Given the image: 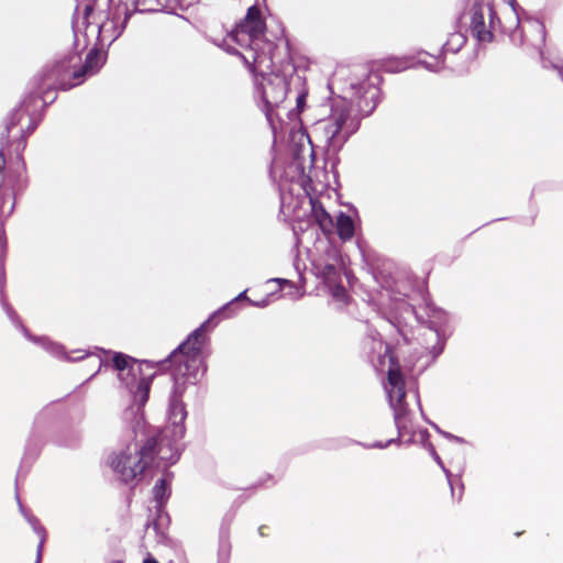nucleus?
Returning a JSON list of instances; mask_svg holds the SVG:
<instances>
[{"instance_id": "obj_1", "label": "nucleus", "mask_w": 563, "mask_h": 563, "mask_svg": "<svg viewBox=\"0 0 563 563\" xmlns=\"http://www.w3.org/2000/svg\"><path fill=\"white\" fill-rule=\"evenodd\" d=\"M264 29L261 11L256 7H251L245 18L219 46L231 54L240 55L255 74V96L267 121L275 129L274 121L283 120L282 111L288 81L285 74L272 68L275 44L264 38Z\"/></svg>"}, {"instance_id": "obj_2", "label": "nucleus", "mask_w": 563, "mask_h": 563, "mask_svg": "<svg viewBox=\"0 0 563 563\" xmlns=\"http://www.w3.org/2000/svg\"><path fill=\"white\" fill-rule=\"evenodd\" d=\"M174 388L169 398L167 424L158 438L146 441L134 440L122 444L108 459L112 471L124 483L137 481L146 470L161 468L177 462L180 455V441L185 437L187 410L183 402L186 384L183 376L173 371Z\"/></svg>"}, {"instance_id": "obj_3", "label": "nucleus", "mask_w": 563, "mask_h": 563, "mask_svg": "<svg viewBox=\"0 0 563 563\" xmlns=\"http://www.w3.org/2000/svg\"><path fill=\"white\" fill-rule=\"evenodd\" d=\"M341 80V73H336L330 87L340 88L342 95L332 100L330 114L313 126V132L333 152L357 132L361 119L375 110L379 97L378 87L367 78H350L342 87Z\"/></svg>"}, {"instance_id": "obj_4", "label": "nucleus", "mask_w": 563, "mask_h": 563, "mask_svg": "<svg viewBox=\"0 0 563 563\" xmlns=\"http://www.w3.org/2000/svg\"><path fill=\"white\" fill-rule=\"evenodd\" d=\"M240 300H247L250 302V299L246 297V290L239 294L231 302L216 311L188 336L186 342L180 344L177 350L170 354L169 357L174 367L173 371L176 372L178 376H183L189 384L194 385L199 377L203 375L205 347L208 343L206 332L216 317L220 314H223L225 318L234 316L235 312H231V307Z\"/></svg>"}, {"instance_id": "obj_5", "label": "nucleus", "mask_w": 563, "mask_h": 563, "mask_svg": "<svg viewBox=\"0 0 563 563\" xmlns=\"http://www.w3.org/2000/svg\"><path fill=\"white\" fill-rule=\"evenodd\" d=\"M73 59H64L56 63L47 70L43 78V88L69 89L81 82V77L95 75L103 64L102 55L97 51H90L79 70L71 71Z\"/></svg>"}, {"instance_id": "obj_6", "label": "nucleus", "mask_w": 563, "mask_h": 563, "mask_svg": "<svg viewBox=\"0 0 563 563\" xmlns=\"http://www.w3.org/2000/svg\"><path fill=\"white\" fill-rule=\"evenodd\" d=\"M385 389L388 396L389 405L394 411L395 424L399 437L415 434V412L409 408L407 393L405 390V380L399 369L390 368L388 371L387 384Z\"/></svg>"}, {"instance_id": "obj_7", "label": "nucleus", "mask_w": 563, "mask_h": 563, "mask_svg": "<svg viewBox=\"0 0 563 563\" xmlns=\"http://www.w3.org/2000/svg\"><path fill=\"white\" fill-rule=\"evenodd\" d=\"M409 310L415 313L417 320L421 323H426L427 327L420 334L422 338V345L433 358L439 356L445 345V341L449 331L450 316L444 310L437 308L432 305H427L424 308V316L419 314L413 308L409 307Z\"/></svg>"}, {"instance_id": "obj_8", "label": "nucleus", "mask_w": 563, "mask_h": 563, "mask_svg": "<svg viewBox=\"0 0 563 563\" xmlns=\"http://www.w3.org/2000/svg\"><path fill=\"white\" fill-rule=\"evenodd\" d=\"M111 364L118 372L119 380L132 395L137 409L143 407L148 399L152 378L143 376L142 364L123 353H113Z\"/></svg>"}, {"instance_id": "obj_9", "label": "nucleus", "mask_w": 563, "mask_h": 563, "mask_svg": "<svg viewBox=\"0 0 563 563\" xmlns=\"http://www.w3.org/2000/svg\"><path fill=\"white\" fill-rule=\"evenodd\" d=\"M131 14L128 4L119 3L109 11L107 19L100 24L87 25L86 32L96 34L100 45H110L122 34Z\"/></svg>"}, {"instance_id": "obj_10", "label": "nucleus", "mask_w": 563, "mask_h": 563, "mask_svg": "<svg viewBox=\"0 0 563 563\" xmlns=\"http://www.w3.org/2000/svg\"><path fill=\"white\" fill-rule=\"evenodd\" d=\"M496 12L492 0H474L471 9V34L482 43H489L494 38Z\"/></svg>"}, {"instance_id": "obj_11", "label": "nucleus", "mask_w": 563, "mask_h": 563, "mask_svg": "<svg viewBox=\"0 0 563 563\" xmlns=\"http://www.w3.org/2000/svg\"><path fill=\"white\" fill-rule=\"evenodd\" d=\"M416 66H421L431 73H441L445 69V57L441 53L434 56L426 51H419L417 57L408 55L402 58H396L390 60L387 67L391 71H402Z\"/></svg>"}, {"instance_id": "obj_12", "label": "nucleus", "mask_w": 563, "mask_h": 563, "mask_svg": "<svg viewBox=\"0 0 563 563\" xmlns=\"http://www.w3.org/2000/svg\"><path fill=\"white\" fill-rule=\"evenodd\" d=\"M341 266L342 256L333 246L327 249L324 257L313 261L316 274L328 284H334L338 280Z\"/></svg>"}, {"instance_id": "obj_13", "label": "nucleus", "mask_w": 563, "mask_h": 563, "mask_svg": "<svg viewBox=\"0 0 563 563\" xmlns=\"http://www.w3.org/2000/svg\"><path fill=\"white\" fill-rule=\"evenodd\" d=\"M33 101H35V97L30 96L26 100L23 101L20 108L12 113L10 121L5 124L2 139L7 140L11 129L16 125H21V133L23 137L31 134L35 130L37 120L31 115L30 111V106Z\"/></svg>"}, {"instance_id": "obj_14", "label": "nucleus", "mask_w": 563, "mask_h": 563, "mask_svg": "<svg viewBox=\"0 0 563 563\" xmlns=\"http://www.w3.org/2000/svg\"><path fill=\"white\" fill-rule=\"evenodd\" d=\"M508 14L504 21L496 19L500 23V26L505 33H508L512 43L517 45L525 44V37L522 32H518L520 20L516 8L515 0H508Z\"/></svg>"}, {"instance_id": "obj_15", "label": "nucleus", "mask_w": 563, "mask_h": 563, "mask_svg": "<svg viewBox=\"0 0 563 563\" xmlns=\"http://www.w3.org/2000/svg\"><path fill=\"white\" fill-rule=\"evenodd\" d=\"M24 332H25V335L30 340H32L35 343H38L41 346H43L44 350H46L48 353H51L52 355H54V356H56L58 358H65V360H68V361H79V360H84L85 356H90V354L89 353H85L84 350H76V351H73L69 354H67L64 351V347L60 344H58L56 342H52L47 338L31 336L26 332V330H24Z\"/></svg>"}, {"instance_id": "obj_16", "label": "nucleus", "mask_w": 563, "mask_h": 563, "mask_svg": "<svg viewBox=\"0 0 563 563\" xmlns=\"http://www.w3.org/2000/svg\"><path fill=\"white\" fill-rule=\"evenodd\" d=\"M466 43V36L462 32H453L443 44L441 54L445 57L448 53H457Z\"/></svg>"}, {"instance_id": "obj_17", "label": "nucleus", "mask_w": 563, "mask_h": 563, "mask_svg": "<svg viewBox=\"0 0 563 563\" xmlns=\"http://www.w3.org/2000/svg\"><path fill=\"white\" fill-rule=\"evenodd\" d=\"M336 231L342 240H349L354 234V222L352 218L343 212L336 217Z\"/></svg>"}, {"instance_id": "obj_18", "label": "nucleus", "mask_w": 563, "mask_h": 563, "mask_svg": "<svg viewBox=\"0 0 563 563\" xmlns=\"http://www.w3.org/2000/svg\"><path fill=\"white\" fill-rule=\"evenodd\" d=\"M267 283H276L279 289L284 291L283 296L291 300H297L302 297V292L292 282L285 278H272Z\"/></svg>"}, {"instance_id": "obj_19", "label": "nucleus", "mask_w": 563, "mask_h": 563, "mask_svg": "<svg viewBox=\"0 0 563 563\" xmlns=\"http://www.w3.org/2000/svg\"><path fill=\"white\" fill-rule=\"evenodd\" d=\"M20 510L23 514V516L25 517V519L29 521V523L32 526L34 532L40 537V543H38L37 550H38V552H42L43 545H44V542L46 539L45 528L40 523L37 518L26 514L21 504H20Z\"/></svg>"}, {"instance_id": "obj_20", "label": "nucleus", "mask_w": 563, "mask_h": 563, "mask_svg": "<svg viewBox=\"0 0 563 563\" xmlns=\"http://www.w3.org/2000/svg\"><path fill=\"white\" fill-rule=\"evenodd\" d=\"M20 510L23 514V516L25 517V519L29 521V523L32 526L34 532L40 537V543H38L37 550H38V552H42L43 545H44V542L46 539L45 528L40 523L37 518L26 514L21 504H20Z\"/></svg>"}, {"instance_id": "obj_21", "label": "nucleus", "mask_w": 563, "mask_h": 563, "mask_svg": "<svg viewBox=\"0 0 563 563\" xmlns=\"http://www.w3.org/2000/svg\"><path fill=\"white\" fill-rule=\"evenodd\" d=\"M153 496L155 501L162 506L169 497V486L166 477H163L156 482L153 487Z\"/></svg>"}, {"instance_id": "obj_22", "label": "nucleus", "mask_w": 563, "mask_h": 563, "mask_svg": "<svg viewBox=\"0 0 563 563\" xmlns=\"http://www.w3.org/2000/svg\"><path fill=\"white\" fill-rule=\"evenodd\" d=\"M310 202L312 206L313 216L318 223L320 224V227L325 228L327 225H331L332 219L330 214L324 210V208L320 203L313 201L312 199H310Z\"/></svg>"}, {"instance_id": "obj_23", "label": "nucleus", "mask_w": 563, "mask_h": 563, "mask_svg": "<svg viewBox=\"0 0 563 563\" xmlns=\"http://www.w3.org/2000/svg\"><path fill=\"white\" fill-rule=\"evenodd\" d=\"M302 176V168L300 164L295 159L291 165L283 174L279 175L282 181H295L300 179Z\"/></svg>"}, {"instance_id": "obj_24", "label": "nucleus", "mask_w": 563, "mask_h": 563, "mask_svg": "<svg viewBox=\"0 0 563 563\" xmlns=\"http://www.w3.org/2000/svg\"><path fill=\"white\" fill-rule=\"evenodd\" d=\"M88 353L90 354V356H87V357L89 360H91L95 363V365L98 366V371H95L91 374V377H95L98 374V372L101 369L102 366H108L107 356H108L109 352L96 347V353L95 352H88Z\"/></svg>"}, {"instance_id": "obj_25", "label": "nucleus", "mask_w": 563, "mask_h": 563, "mask_svg": "<svg viewBox=\"0 0 563 563\" xmlns=\"http://www.w3.org/2000/svg\"><path fill=\"white\" fill-rule=\"evenodd\" d=\"M88 353L90 354V356H87V357L89 360H91L95 363V365L98 366V371H95L91 374V377H95L98 374V372L101 369L102 366H108L107 356H108L109 352L96 347V353L95 352H88Z\"/></svg>"}, {"instance_id": "obj_26", "label": "nucleus", "mask_w": 563, "mask_h": 563, "mask_svg": "<svg viewBox=\"0 0 563 563\" xmlns=\"http://www.w3.org/2000/svg\"><path fill=\"white\" fill-rule=\"evenodd\" d=\"M88 353L90 354V356H87V357L89 360H91L95 363V365L98 366V371H95L91 374V377H95L98 374V372L101 369L102 366H108L107 356H108L109 352L96 347V353L95 352H88Z\"/></svg>"}, {"instance_id": "obj_27", "label": "nucleus", "mask_w": 563, "mask_h": 563, "mask_svg": "<svg viewBox=\"0 0 563 563\" xmlns=\"http://www.w3.org/2000/svg\"><path fill=\"white\" fill-rule=\"evenodd\" d=\"M88 353L90 354V356H87V357L89 360H91L95 363V365L98 366V371H95L91 374V377H95L98 374V372L101 369L102 366H108L107 356H108L109 352L96 347V353L95 352H88Z\"/></svg>"}, {"instance_id": "obj_28", "label": "nucleus", "mask_w": 563, "mask_h": 563, "mask_svg": "<svg viewBox=\"0 0 563 563\" xmlns=\"http://www.w3.org/2000/svg\"><path fill=\"white\" fill-rule=\"evenodd\" d=\"M157 5L162 9H170L175 8V4H178L180 8H187L198 0H155Z\"/></svg>"}, {"instance_id": "obj_29", "label": "nucleus", "mask_w": 563, "mask_h": 563, "mask_svg": "<svg viewBox=\"0 0 563 563\" xmlns=\"http://www.w3.org/2000/svg\"><path fill=\"white\" fill-rule=\"evenodd\" d=\"M529 25L534 32H537L540 35V42L544 43V41H545L544 25L539 21H532V20L529 21Z\"/></svg>"}, {"instance_id": "obj_30", "label": "nucleus", "mask_w": 563, "mask_h": 563, "mask_svg": "<svg viewBox=\"0 0 563 563\" xmlns=\"http://www.w3.org/2000/svg\"><path fill=\"white\" fill-rule=\"evenodd\" d=\"M430 454L433 457V460L437 462V464L443 470V472L445 473L448 479H450V476H451L450 471L444 467L441 457L435 452V450H434V448L432 445L430 446ZM449 483L451 484V481H449Z\"/></svg>"}, {"instance_id": "obj_31", "label": "nucleus", "mask_w": 563, "mask_h": 563, "mask_svg": "<svg viewBox=\"0 0 563 563\" xmlns=\"http://www.w3.org/2000/svg\"><path fill=\"white\" fill-rule=\"evenodd\" d=\"M156 8H147L145 3L141 0L134 1V11L144 12V11H156Z\"/></svg>"}, {"instance_id": "obj_32", "label": "nucleus", "mask_w": 563, "mask_h": 563, "mask_svg": "<svg viewBox=\"0 0 563 563\" xmlns=\"http://www.w3.org/2000/svg\"><path fill=\"white\" fill-rule=\"evenodd\" d=\"M332 294L334 297H336L339 299H344L346 296L344 287L339 286V285L334 286Z\"/></svg>"}, {"instance_id": "obj_33", "label": "nucleus", "mask_w": 563, "mask_h": 563, "mask_svg": "<svg viewBox=\"0 0 563 563\" xmlns=\"http://www.w3.org/2000/svg\"><path fill=\"white\" fill-rule=\"evenodd\" d=\"M305 102H306V95L305 93H299L296 98V103H297V109L298 111H301L305 107Z\"/></svg>"}, {"instance_id": "obj_34", "label": "nucleus", "mask_w": 563, "mask_h": 563, "mask_svg": "<svg viewBox=\"0 0 563 563\" xmlns=\"http://www.w3.org/2000/svg\"><path fill=\"white\" fill-rule=\"evenodd\" d=\"M441 433H442L446 439H449V440L455 441V442H457V443H463V442H464V440H463L462 438L457 437V435L451 434V433H449V432H443V431H441Z\"/></svg>"}, {"instance_id": "obj_35", "label": "nucleus", "mask_w": 563, "mask_h": 563, "mask_svg": "<svg viewBox=\"0 0 563 563\" xmlns=\"http://www.w3.org/2000/svg\"><path fill=\"white\" fill-rule=\"evenodd\" d=\"M395 442L394 439L387 441L386 443H383V442H375L374 444L369 445L368 448H378V449H385L387 448L390 443Z\"/></svg>"}, {"instance_id": "obj_36", "label": "nucleus", "mask_w": 563, "mask_h": 563, "mask_svg": "<svg viewBox=\"0 0 563 563\" xmlns=\"http://www.w3.org/2000/svg\"><path fill=\"white\" fill-rule=\"evenodd\" d=\"M250 303L253 305V306H256V307H266L268 305V301L267 300H262V301H258V302H254V301L250 300Z\"/></svg>"}, {"instance_id": "obj_37", "label": "nucleus", "mask_w": 563, "mask_h": 563, "mask_svg": "<svg viewBox=\"0 0 563 563\" xmlns=\"http://www.w3.org/2000/svg\"><path fill=\"white\" fill-rule=\"evenodd\" d=\"M5 165V159H4V155H3V152H2V148L0 150V170L3 169Z\"/></svg>"}, {"instance_id": "obj_38", "label": "nucleus", "mask_w": 563, "mask_h": 563, "mask_svg": "<svg viewBox=\"0 0 563 563\" xmlns=\"http://www.w3.org/2000/svg\"><path fill=\"white\" fill-rule=\"evenodd\" d=\"M278 168H279L278 163H277V162H274L273 167H272V174H273L274 176H276V175H277V173H278Z\"/></svg>"}, {"instance_id": "obj_39", "label": "nucleus", "mask_w": 563, "mask_h": 563, "mask_svg": "<svg viewBox=\"0 0 563 563\" xmlns=\"http://www.w3.org/2000/svg\"><path fill=\"white\" fill-rule=\"evenodd\" d=\"M412 397H413V401L417 405V407L420 408L419 397L416 391H413Z\"/></svg>"}, {"instance_id": "obj_40", "label": "nucleus", "mask_w": 563, "mask_h": 563, "mask_svg": "<svg viewBox=\"0 0 563 563\" xmlns=\"http://www.w3.org/2000/svg\"><path fill=\"white\" fill-rule=\"evenodd\" d=\"M5 247V241L0 236V249L1 251H4Z\"/></svg>"}, {"instance_id": "obj_41", "label": "nucleus", "mask_w": 563, "mask_h": 563, "mask_svg": "<svg viewBox=\"0 0 563 563\" xmlns=\"http://www.w3.org/2000/svg\"><path fill=\"white\" fill-rule=\"evenodd\" d=\"M143 563H158L156 560L152 559V558H147L144 560Z\"/></svg>"}, {"instance_id": "obj_42", "label": "nucleus", "mask_w": 563, "mask_h": 563, "mask_svg": "<svg viewBox=\"0 0 563 563\" xmlns=\"http://www.w3.org/2000/svg\"><path fill=\"white\" fill-rule=\"evenodd\" d=\"M41 558H42V552H38V551H37V555H36V561H35V563H40V562H41Z\"/></svg>"}, {"instance_id": "obj_43", "label": "nucleus", "mask_w": 563, "mask_h": 563, "mask_svg": "<svg viewBox=\"0 0 563 563\" xmlns=\"http://www.w3.org/2000/svg\"><path fill=\"white\" fill-rule=\"evenodd\" d=\"M8 314L12 318V311H11V309H8Z\"/></svg>"}]
</instances>
